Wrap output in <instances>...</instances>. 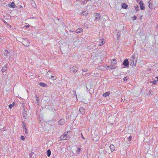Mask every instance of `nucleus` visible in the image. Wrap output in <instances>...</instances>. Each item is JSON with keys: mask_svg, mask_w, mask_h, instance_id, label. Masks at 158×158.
Returning <instances> with one entry per match:
<instances>
[{"mask_svg": "<svg viewBox=\"0 0 158 158\" xmlns=\"http://www.w3.org/2000/svg\"><path fill=\"white\" fill-rule=\"evenodd\" d=\"M69 133L68 132H65L63 135H62L60 137V139L61 140H64L67 139L69 137Z\"/></svg>", "mask_w": 158, "mask_h": 158, "instance_id": "nucleus-1", "label": "nucleus"}, {"mask_svg": "<svg viewBox=\"0 0 158 158\" xmlns=\"http://www.w3.org/2000/svg\"><path fill=\"white\" fill-rule=\"evenodd\" d=\"M131 62L130 65L132 66H136L137 60L135 58L134 56H132V58L131 60Z\"/></svg>", "mask_w": 158, "mask_h": 158, "instance_id": "nucleus-2", "label": "nucleus"}, {"mask_svg": "<svg viewBox=\"0 0 158 158\" xmlns=\"http://www.w3.org/2000/svg\"><path fill=\"white\" fill-rule=\"evenodd\" d=\"M22 43L26 47H28L29 46V42L28 40L26 39H23Z\"/></svg>", "mask_w": 158, "mask_h": 158, "instance_id": "nucleus-3", "label": "nucleus"}, {"mask_svg": "<svg viewBox=\"0 0 158 158\" xmlns=\"http://www.w3.org/2000/svg\"><path fill=\"white\" fill-rule=\"evenodd\" d=\"M70 70L73 73H76L78 70V69L76 66H73L70 69Z\"/></svg>", "mask_w": 158, "mask_h": 158, "instance_id": "nucleus-4", "label": "nucleus"}, {"mask_svg": "<svg viewBox=\"0 0 158 158\" xmlns=\"http://www.w3.org/2000/svg\"><path fill=\"white\" fill-rule=\"evenodd\" d=\"M94 16L95 18V19L97 21L99 20L101 18V16L99 13H95Z\"/></svg>", "mask_w": 158, "mask_h": 158, "instance_id": "nucleus-5", "label": "nucleus"}, {"mask_svg": "<svg viewBox=\"0 0 158 158\" xmlns=\"http://www.w3.org/2000/svg\"><path fill=\"white\" fill-rule=\"evenodd\" d=\"M65 123V120L64 119H61L58 122V124L59 125H63Z\"/></svg>", "mask_w": 158, "mask_h": 158, "instance_id": "nucleus-6", "label": "nucleus"}, {"mask_svg": "<svg viewBox=\"0 0 158 158\" xmlns=\"http://www.w3.org/2000/svg\"><path fill=\"white\" fill-rule=\"evenodd\" d=\"M105 43V41L104 39H100L99 41V46L103 45Z\"/></svg>", "mask_w": 158, "mask_h": 158, "instance_id": "nucleus-7", "label": "nucleus"}, {"mask_svg": "<svg viewBox=\"0 0 158 158\" xmlns=\"http://www.w3.org/2000/svg\"><path fill=\"white\" fill-rule=\"evenodd\" d=\"M129 61L128 59H125L123 61V64L125 66H127L129 64Z\"/></svg>", "mask_w": 158, "mask_h": 158, "instance_id": "nucleus-8", "label": "nucleus"}, {"mask_svg": "<svg viewBox=\"0 0 158 158\" xmlns=\"http://www.w3.org/2000/svg\"><path fill=\"white\" fill-rule=\"evenodd\" d=\"M139 3L140 9L141 10L144 9L145 7L144 6H143V2L142 1H140Z\"/></svg>", "mask_w": 158, "mask_h": 158, "instance_id": "nucleus-9", "label": "nucleus"}, {"mask_svg": "<svg viewBox=\"0 0 158 158\" xmlns=\"http://www.w3.org/2000/svg\"><path fill=\"white\" fill-rule=\"evenodd\" d=\"M79 111L82 114H83L85 113V109L83 107L80 108L79 109Z\"/></svg>", "mask_w": 158, "mask_h": 158, "instance_id": "nucleus-10", "label": "nucleus"}, {"mask_svg": "<svg viewBox=\"0 0 158 158\" xmlns=\"http://www.w3.org/2000/svg\"><path fill=\"white\" fill-rule=\"evenodd\" d=\"M89 13V11L88 10H86L85 11H84L81 13V15L84 16H86Z\"/></svg>", "mask_w": 158, "mask_h": 158, "instance_id": "nucleus-11", "label": "nucleus"}, {"mask_svg": "<svg viewBox=\"0 0 158 158\" xmlns=\"http://www.w3.org/2000/svg\"><path fill=\"white\" fill-rule=\"evenodd\" d=\"M8 6L10 7L14 8L15 7V6L14 2H13L11 4H9Z\"/></svg>", "mask_w": 158, "mask_h": 158, "instance_id": "nucleus-12", "label": "nucleus"}, {"mask_svg": "<svg viewBox=\"0 0 158 158\" xmlns=\"http://www.w3.org/2000/svg\"><path fill=\"white\" fill-rule=\"evenodd\" d=\"M7 65L6 64L4 66L2 69V72H4L6 71L7 70Z\"/></svg>", "mask_w": 158, "mask_h": 158, "instance_id": "nucleus-13", "label": "nucleus"}, {"mask_svg": "<svg viewBox=\"0 0 158 158\" xmlns=\"http://www.w3.org/2000/svg\"><path fill=\"white\" fill-rule=\"evenodd\" d=\"M110 150L111 152H113L115 150V148L114 145H113V144L110 145Z\"/></svg>", "mask_w": 158, "mask_h": 158, "instance_id": "nucleus-14", "label": "nucleus"}, {"mask_svg": "<svg viewBox=\"0 0 158 158\" xmlns=\"http://www.w3.org/2000/svg\"><path fill=\"white\" fill-rule=\"evenodd\" d=\"M110 94V92H106L103 94V96L104 97L108 96Z\"/></svg>", "mask_w": 158, "mask_h": 158, "instance_id": "nucleus-15", "label": "nucleus"}, {"mask_svg": "<svg viewBox=\"0 0 158 158\" xmlns=\"http://www.w3.org/2000/svg\"><path fill=\"white\" fill-rule=\"evenodd\" d=\"M128 5L125 3H123L122 5V7L123 8L126 9L127 8Z\"/></svg>", "mask_w": 158, "mask_h": 158, "instance_id": "nucleus-16", "label": "nucleus"}, {"mask_svg": "<svg viewBox=\"0 0 158 158\" xmlns=\"http://www.w3.org/2000/svg\"><path fill=\"white\" fill-rule=\"evenodd\" d=\"M10 52H8V51L6 50H5L4 51V56H6L7 57L8 56V54H10Z\"/></svg>", "mask_w": 158, "mask_h": 158, "instance_id": "nucleus-17", "label": "nucleus"}, {"mask_svg": "<svg viewBox=\"0 0 158 158\" xmlns=\"http://www.w3.org/2000/svg\"><path fill=\"white\" fill-rule=\"evenodd\" d=\"M39 85L40 86L44 87H47L48 86V85L44 83H39Z\"/></svg>", "mask_w": 158, "mask_h": 158, "instance_id": "nucleus-18", "label": "nucleus"}, {"mask_svg": "<svg viewBox=\"0 0 158 158\" xmlns=\"http://www.w3.org/2000/svg\"><path fill=\"white\" fill-rule=\"evenodd\" d=\"M83 31V29L82 28H79L77 29L76 31V32L77 33H80L82 32Z\"/></svg>", "mask_w": 158, "mask_h": 158, "instance_id": "nucleus-19", "label": "nucleus"}, {"mask_svg": "<svg viewBox=\"0 0 158 158\" xmlns=\"http://www.w3.org/2000/svg\"><path fill=\"white\" fill-rule=\"evenodd\" d=\"M31 1H32L33 2V3H32V6L35 8H36L37 7V6H36V5L35 4V2H34V0H31Z\"/></svg>", "mask_w": 158, "mask_h": 158, "instance_id": "nucleus-20", "label": "nucleus"}, {"mask_svg": "<svg viewBox=\"0 0 158 158\" xmlns=\"http://www.w3.org/2000/svg\"><path fill=\"white\" fill-rule=\"evenodd\" d=\"M47 156L48 157H49L50 156L51 154V152L50 150H48V151H47Z\"/></svg>", "mask_w": 158, "mask_h": 158, "instance_id": "nucleus-21", "label": "nucleus"}, {"mask_svg": "<svg viewBox=\"0 0 158 158\" xmlns=\"http://www.w3.org/2000/svg\"><path fill=\"white\" fill-rule=\"evenodd\" d=\"M15 105V103L14 102H13V103L12 104H10L9 106V108L10 109H11Z\"/></svg>", "mask_w": 158, "mask_h": 158, "instance_id": "nucleus-22", "label": "nucleus"}, {"mask_svg": "<svg viewBox=\"0 0 158 158\" xmlns=\"http://www.w3.org/2000/svg\"><path fill=\"white\" fill-rule=\"evenodd\" d=\"M81 150V149L80 148H77V149L76 151V152H77V154H79L80 153Z\"/></svg>", "mask_w": 158, "mask_h": 158, "instance_id": "nucleus-23", "label": "nucleus"}, {"mask_svg": "<svg viewBox=\"0 0 158 158\" xmlns=\"http://www.w3.org/2000/svg\"><path fill=\"white\" fill-rule=\"evenodd\" d=\"M107 67L109 68L110 69H113L116 68L115 67H113L112 66H107Z\"/></svg>", "mask_w": 158, "mask_h": 158, "instance_id": "nucleus-24", "label": "nucleus"}, {"mask_svg": "<svg viewBox=\"0 0 158 158\" xmlns=\"http://www.w3.org/2000/svg\"><path fill=\"white\" fill-rule=\"evenodd\" d=\"M127 140L128 142L130 141L131 139V136H130L129 137H127Z\"/></svg>", "mask_w": 158, "mask_h": 158, "instance_id": "nucleus-25", "label": "nucleus"}, {"mask_svg": "<svg viewBox=\"0 0 158 158\" xmlns=\"http://www.w3.org/2000/svg\"><path fill=\"white\" fill-rule=\"evenodd\" d=\"M112 118H113V120H114V118L113 117V116L112 115H111L109 116V117L108 118V120H110V121L111 119Z\"/></svg>", "mask_w": 158, "mask_h": 158, "instance_id": "nucleus-26", "label": "nucleus"}, {"mask_svg": "<svg viewBox=\"0 0 158 158\" xmlns=\"http://www.w3.org/2000/svg\"><path fill=\"white\" fill-rule=\"evenodd\" d=\"M51 78L53 80H56V77H54L53 76H51Z\"/></svg>", "mask_w": 158, "mask_h": 158, "instance_id": "nucleus-27", "label": "nucleus"}, {"mask_svg": "<svg viewBox=\"0 0 158 158\" xmlns=\"http://www.w3.org/2000/svg\"><path fill=\"white\" fill-rule=\"evenodd\" d=\"M120 37V35L118 32L117 34V39L119 40Z\"/></svg>", "mask_w": 158, "mask_h": 158, "instance_id": "nucleus-28", "label": "nucleus"}, {"mask_svg": "<svg viewBox=\"0 0 158 158\" xmlns=\"http://www.w3.org/2000/svg\"><path fill=\"white\" fill-rule=\"evenodd\" d=\"M148 4H149L148 6H149V7L150 8H152L151 5V4H152L151 2L150 1H149V2H148Z\"/></svg>", "mask_w": 158, "mask_h": 158, "instance_id": "nucleus-29", "label": "nucleus"}, {"mask_svg": "<svg viewBox=\"0 0 158 158\" xmlns=\"http://www.w3.org/2000/svg\"><path fill=\"white\" fill-rule=\"evenodd\" d=\"M20 139L22 140H25V138L23 136H21L20 138Z\"/></svg>", "mask_w": 158, "mask_h": 158, "instance_id": "nucleus-30", "label": "nucleus"}, {"mask_svg": "<svg viewBox=\"0 0 158 158\" xmlns=\"http://www.w3.org/2000/svg\"><path fill=\"white\" fill-rule=\"evenodd\" d=\"M113 60L114 62V63H113L115 65L117 63V61L115 59H113Z\"/></svg>", "mask_w": 158, "mask_h": 158, "instance_id": "nucleus-31", "label": "nucleus"}, {"mask_svg": "<svg viewBox=\"0 0 158 158\" xmlns=\"http://www.w3.org/2000/svg\"><path fill=\"white\" fill-rule=\"evenodd\" d=\"M23 128L24 129H25V130H27V128H26V127L25 126V123H24L23 124Z\"/></svg>", "mask_w": 158, "mask_h": 158, "instance_id": "nucleus-32", "label": "nucleus"}, {"mask_svg": "<svg viewBox=\"0 0 158 158\" xmlns=\"http://www.w3.org/2000/svg\"><path fill=\"white\" fill-rule=\"evenodd\" d=\"M35 98H36V100L37 101V102H39V97L38 96H35Z\"/></svg>", "mask_w": 158, "mask_h": 158, "instance_id": "nucleus-33", "label": "nucleus"}, {"mask_svg": "<svg viewBox=\"0 0 158 158\" xmlns=\"http://www.w3.org/2000/svg\"><path fill=\"white\" fill-rule=\"evenodd\" d=\"M157 80L154 81H153V84H156L157 83Z\"/></svg>", "mask_w": 158, "mask_h": 158, "instance_id": "nucleus-34", "label": "nucleus"}, {"mask_svg": "<svg viewBox=\"0 0 158 158\" xmlns=\"http://www.w3.org/2000/svg\"><path fill=\"white\" fill-rule=\"evenodd\" d=\"M135 9L136 10H139V7L138 6L135 7Z\"/></svg>", "mask_w": 158, "mask_h": 158, "instance_id": "nucleus-35", "label": "nucleus"}, {"mask_svg": "<svg viewBox=\"0 0 158 158\" xmlns=\"http://www.w3.org/2000/svg\"><path fill=\"white\" fill-rule=\"evenodd\" d=\"M136 18H137L136 16L135 15L133 17L132 19L133 20H136Z\"/></svg>", "mask_w": 158, "mask_h": 158, "instance_id": "nucleus-36", "label": "nucleus"}, {"mask_svg": "<svg viewBox=\"0 0 158 158\" xmlns=\"http://www.w3.org/2000/svg\"><path fill=\"white\" fill-rule=\"evenodd\" d=\"M86 0H83L81 1L82 3L84 4L85 2H86Z\"/></svg>", "mask_w": 158, "mask_h": 158, "instance_id": "nucleus-37", "label": "nucleus"}, {"mask_svg": "<svg viewBox=\"0 0 158 158\" xmlns=\"http://www.w3.org/2000/svg\"><path fill=\"white\" fill-rule=\"evenodd\" d=\"M127 77H124L123 78V80L124 81H127Z\"/></svg>", "mask_w": 158, "mask_h": 158, "instance_id": "nucleus-38", "label": "nucleus"}, {"mask_svg": "<svg viewBox=\"0 0 158 158\" xmlns=\"http://www.w3.org/2000/svg\"><path fill=\"white\" fill-rule=\"evenodd\" d=\"M81 138H82V139H83L84 140H85V137H84L83 135L82 134H81Z\"/></svg>", "mask_w": 158, "mask_h": 158, "instance_id": "nucleus-39", "label": "nucleus"}, {"mask_svg": "<svg viewBox=\"0 0 158 158\" xmlns=\"http://www.w3.org/2000/svg\"><path fill=\"white\" fill-rule=\"evenodd\" d=\"M82 71L83 72H86L87 71V70H86L85 69H82Z\"/></svg>", "mask_w": 158, "mask_h": 158, "instance_id": "nucleus-40", "label": "nucleus"}, {"mask_svg": "<svg viewBox=\"0 0 158 158\" xmlns=\"http://www.w3.org/2000/svg\"><path fill=\"white\" fill-rule=\"evenodd\" d=\"M155 78H156V80H157V81L158 82V77H156Z\"/></svg>", "mask_w": 158, "mask_h": 158, "instance_id": "nucleus-41", "label": "nucleus"}, {"mask_svg": "<svg viewBox=\"0 0 158 158\" xmlns=\"http://www.w3.org/2000/svg\"><path fill=\"white\" fill-rule=\"evenodd\" d=\"M25 27H29V25H27L25 26Z\"/></svg>", "mask_w": 158, "mask_h": 158, "instance_id": "nucleus-42", "label": "nucleus"}, {"mask_svg": "<svg viewBox=\"0 0 158 158\" xmlns=\"http://www.w3.org/2000/svg\"><path fill=\"white\" fill-rule=\"evenodd\" d=\"M25 133H27V130H25Z\"/></svg>", "mask_w": 158, "mask_h": 158, "instance_id": "nucleus-43", "label": "nucleus"}, {"mask_svg": "<svg viewBox=\"0 0 158 158\" xmlns=\"http://www.w3.org/2000/svg\"><path fill=\"white\" fill-rule=\"evenodd\" d=\"M49 72V73H50L51 72L50 71H48L47 73V74H48V73Z\"/></svg>", "mask_w": 158, "mask_h": 158, "instance_id": "nucleus-44", "label": "nucleus"}, {"mask_svg": "<svg viewBox=\"0 0 158 158\" xmlns=\"http://www.w3.org/2000/svg\"><path fill=\"white\" fill-rule=\"evenodd\" d=\"M150 83H153V81H151L150 82Z\"/></svg>", "mask_w": 158, "mask_h": 158, "instance_id": "nucleus-45", "label": "nucleus"}, {"mask_svg": "<svg viewBox=\"0 0 158 158\" xmlns=\"http://www.w3.org/2000/svg\"><path fill=\"white\" fill-rule=\"evenodd\" d=\"M90 0H86V2H87V1H90Z\"/></svg>", "mask_w": 158, "mask_h": 158, "instance_id": "nucleus-46", "label": "nucleus"}, {"mask_svg": "<svg viewBox=\"0 0 158 158\" xmlns=\"http://www.w3.org/2000/svg\"><path fill=\"white\" fill-rule=\"evenodd\" d=\"M139 0H137V2L138 3Z\"/></svg>", "mask_w": 158, "mask_h": 158, "instance_id": "nucleus-47", "label": "nucleus"}, {"mask_svg": "<svg viewBox=\"0 0 158 158\" xmlns=\"http://www.w3.org/2000/svg\"><path fill=\"white\" fill-rule=\"evenodd\" d=\"M113 121H111L110 123H113Z\"/></svg>", "mask_w": 158, "mask_h": 158, "instance_id": "nucleus-48", "label": "nucleus"}, {"mask_svg": "<svg viewBox=\"0 0 158 158\" xmlns=\"http://www.w3.org/2000/svg\"><path fill=\"white\" fill-rule=\"evenodd\" d=\"M75 94L76 96H77L76 94Z\"/></svg>", "mask_w": 158, "mask_h": 158, "instance_id": "nucleus-49", "label": "nucleus"}, {"mask_svg": "<svg viewBox=\"0 0 158 158\" xmlns=\"http://www.w3.org/2000/svg\"><path fill=\"white\" fill-rule=\"evenodd\" d=\"M22 7V6H20V7Z\"/></svg>", "mask_w": 158, "mask_h": 158, "instance_id": "nucleus-50", "label": "nucleus"}, {"mask_svg": "<svg viewBox=\"0 0 158 158\" xmlns=\"http://www.w3.org/2000/svg\"><path fill=\"white\" fill-rule=\"evenodd\" d=\"M157 27L158 28V25L157 26Z\"/></svg>", "mask_w": 158, "mask_h": 158, "instance_id": "nucleus-51", "label": "nucleus"}]
</instances>
